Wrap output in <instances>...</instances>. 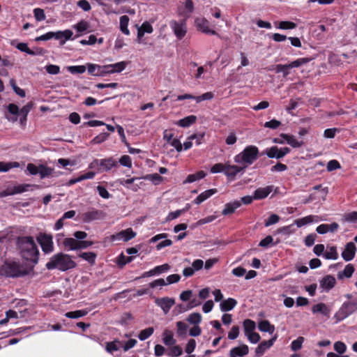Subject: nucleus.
<instances>
[{"label": "nucleus", "mask_w": 357, "mask_h": 357, "mask_svg": "<svg viewBox=\"0 0 357 357\" xmlns=\"http://www.w3.org/2000/svg\"><path fill=\"white\" fill-rule=\"evenodd\" d=\"M129 23V17L128 15H122L120 17L119 20V24H120V30L125 35H130V31L128 28Z\"/></svg>", "instance_id": "2f4dec72"}, {"label": "nucleus", "mask_w": 357, "mask_h": 357, "mask_svg": "<svg viewBox=\"0 0 357 357\" xmlns=\"http://www.w3.org/2000/svg\"><path fill=\"white\" fill-rule=\"evenodd\" d=\"M45 68L46 72L50 75H57L60 73V67L57 65L49 64Z\"/></svg>", "instance_id": "6e6d98bb"}, {"label": "nucleus", "mask_w": 357, "mask_h": 357, "mask_svg": "<svg viewBox=\"0 0 357 357\" xmlns=\"http://www.w3.org/2000/svg\"><path fill=\"white\" fill-rule=\"evenodd\" d=\"M276 72L280 73H282L284 77L287 76L289 74L290 70V63H287L285 65L278 64L276 66Z\"/></svg>", "instance_id": "603ef678"}, {"label": "nucleus", "mask_w": 357, "mask_h": 357, "mask_svg": "<svg viewBox=\"0 0 357 357\" xmlns=\"http://www.w3.org/2000/svg\"><path fill=\"white\" fill-rule=\"evenodd\" d=\"M169 26L173 31L176 37L181 40L182 39L187 33L186 20H181L180 21L171 20L169 22Z\"/></svg>", "instance_id": "39448f33"}, {"label": "nucleus", "mask_w": 357, "mask_h": 357, "mask_svg": "<svg viewBox=\"0 0 357 357\" xmlns=\"http://www.w3.org/2000/svg\"><path fill=\"white\" fill-rule=\"evenodd\" d=\"M73 31L70 29L64 31H51L52 39L54 38L59 41L60 45H63L66 42L70 40L73 36Z\"/></svg>", "instance_id": "9d476101"}, {"label": "nucleus", "mask_w": 357, "mask_h": 357, "mask_svg": "<svg viewBox=\"0 0 357 357\" xmlns=\"http://www.w3.org/2000/svg\"><path fill=\"white\" fill-rule=\"evenodd\" d=\"M93 162L96 164L100 172H108L113 167L117 166V162L113 158L100 160L96 159Z\"/></svg>", "instance_id": "6e6552de"}, {"label": "nucleus", "mask_w": 357, "mask_h": 357, "mask_svg": "<svg viewBox=\"0 0 357 357\" xmlns=\"http://www.w3.org/2000/svg\"><path fill=\"white\" fill-rule=\"evenodd\" d=\"M247 165L243 167H240L235 165H226L225 175L228 178L230 181H234L236 179V176L238 173H243Z\"/></svg>", "instance_id": "1a4fd4ad"}, {"label": "nucleus", "mask_w": 357, "mask_h": 357, "mask_svg": "<svg viewBox=\"0 0 357 357\" xmlns=\"http://www.w3.org/2000/svg\"><path fill=\"white\" fill-rule=\"evenodd\" d=\"M154 332V328L153 327H148L144 330H142L138 334V338L141 341L146 340L148 339Z\"/></svg>", "instance_id": "a19ab883"}, {"label": "nucleus", "mask_w": 357, "mask_h": 357, "mask_svg": "<svg viewBox=\"0 0 357 357\" xmlns=\"http://www.w3.org/2000/svg\"><path fill=\"white\" fill-rule=\"evenodd\" d=\"M87 70L89 74L93 76L104 75V70L102 66L95 63H87Z\"/></svg>", "instance_id": "cd10ccee"}, {"label": "nucleus", "mask_w": 357, "mask_h": 357, "mask_svg": "<svg viewBox=\"0 0 357 357\" xmlns=\"http://www.w3.org/2000/svg\"><path fill=\"white\" fill-rule=\"evenodd\" d=\"M355 271L354 266L351 264H347L342 271L337 273V278L342 280L344 278H351Z\"/></svg>", "instance_id": "c756f323"}, {"label": "nucleus", "mask_w": 357, "mask_h": 357, "mask_svg": "<svg viewBox=\"0 0 357 357\" xmlns=\"http://www.w3.org/2000/svg\"><path fill=\"white\" fill-rule=\"evenodd\" d=\"M79 257L88 261L89 264H93L95 263L96 255L93 252H84L80 253Z\"/></svg>", "instance_id": "ea45409f"}, {"label": "nucleus", "mask_w": 357, "mask_h": 357, "mask_svg": "<svg viewBox=\"0 0 357 357\" xmlns=\"http://www.w3.org/2000/svg\"><path fill=\"white\" fill-rule=\"evenodd\" d=\"M185 209L176 210L175 211L170 212L167 217L166 218L167 221H171L174 219L178 218L183 212H185Z\"/></svg>", "instance_id": "774afa93"}, {"label": "nucleus", "mask_w": 357, "mask_h": 357, "mask_svg": "<svg viewBox=\"0 0 357 357\" xmlns=\"http://www.w3.org/2000/svg\"><path fill=\"white\" fill-rule=\"evenodd\" d=\"M188 321L190 322L191 324H198L202 321V315L200 313L198 312H193L190 314L188 319Z\"/></svg>", "instance_id": "de8ad7c7"}, {"label": "nucleus", "mask_w": 357, "mask_h": 357, "mask_svg": "<svg viewBox=\"0 0 357 357\" xmlns=\"http://www.w3.org/2000/svg\"><path fill=\"white\" fill-rule=\"evenodd\" d=\"M310 61L311 59L306 57L298 59L295 61H291V68L301 66L304 64L307 63Z\"/></svg>", "instance_id": "bf43d9fd"}, {"label": "nucleus", "mask_w": 357, "mask_h": 357, "mask_svg": "<svg viewBox=\"0 0 357 357\" xmlns=\"http://www.w3.org/2000/svg\"><path fill=\"white\" fill-rule=\"evenodd\" d=\"M73 28L75 29H76V31L77 32L82 33L88 29L89 24L87 22H86L84 20H82V21L79 22L78 23H77L76 24H75L73 26Z\"/></svg>", "instance_id": "3c124183"}, {"label": "nucleus", "mask_w": 357, "mask_h": 357, "mask_svg": "<svg viewBox=\"0 0 357 357\" xmlns=\"http://www.w3.org/2000/svg\"><path fill=\"white\" fill-rule=\"evenodd\" d=\"M195 23L199 31L207 34L218 35L215 30L210 29L209 22L206 18H197Z\"/></svg>", "instance_id": "f8f14e48"}, {"label": "nucleus", "mask_w": 357, "mask_h": 357, "mask_svg": "<svg viewBox=\"0 0 357 357\" xmlns=\"http://www.w3.org/2000/svg\"><path fill=\"white\" fill-rule=\"evenodd\" d=\"M335 284L336 280L335 277L331 275H327L324 276L319 281L320 287L327 292L332 289L335 287Z\"/></svg>", "instance_id": "f3484780"}, {"label": "nucleus", "mask_w": 357, "mask_h": 357, "mask_svg": "<svg viewBox=\"0 0 357 357\" xmlns=\"http://www.w3.org/2000/svg\"><path fill=\"white\" fill-rule=\"evenodd\" d=\"M31 106L29 104L24 105L21 109H19V114L22 116L20 121L22 122L26 119L27 114H29Z\"/></svg>", "instance_id": "680f3d73"}, {"label": "nucleus", "mask_w": 357, "mask_h": 357, "mask_svg": "<svg viewBox=\"0 0 357 357\" xmlns=\"http://www.w3.org/2000/svg\"><path fill=\"white\" fill-rule=\"evenodd\" d=\"M128 65L127 61H120L112 64H109V68H113L114 73L122 72Z\"/></svg>", "instance_id": "a18cd8bd"}, {"label": "nucleus", "mask_w": 357, "mask_h": 357, "mask_svg": "<svg viewBox=\"0 0 357 357\" xmlns=\"http://www.w3.org/2000/svg\"><path fill=\"white\" fill-rule=\"evenodd\" d=\"M169 268H170V266L167 264H164L160 266H157L155 268H153V269H151L147 272H145L143 274V277H150V276L159 275L160 273L167 272L169 269Z\"/></svg>", "instance_id": "b1692460"}, {"label": "nucleus", "mask_w": 357, "mask_h": 357, "mask_svg": "<svg viewBox=\"0 0 357 357\" xmlns=\"http://www.w3.org/2000/svg\"><path fill=\"white\" fill-rule=\"evenodd\" d=\"M54 169L44 165H39V174L41 179L49 177L52 175Z\"/></svg>", "instance_id": "e433bc0d"}, {"label": "nucleus", "mask_w": 357, "mask_h": 357, "mask_svg": "<svg viewBox=\"0 0 357 357\" xmlns=\"http://www.w3.org/2000/svg\"><path fill=\"white\" fill-rule=\"evenodd\" d=\"M324 256L327 259H337L338 258V253L336 247H330L328 250L324 252Z\"/></svg>", "instance_id": "79ce46f5"}, {"label": "nucleus", "mask_w": 357, "mask_h": 357, "mask_svg": "<svg viewBox=\"0 0 357 357\" xmlns=\"http://www.w3.org/2000/svg\"><path fill=\"white\" fill-rule=\"evenodd\" d=\"M197 120V116L195 115H190L180 119L176 124L182 128H188L193 124Z\"/></svg>", "instance_id": "7c9ffc66"}, {"label": "nucleus", "mask_w": 357, "mask_h": 357, "mask_svg": "<svg viewBox=\"0 0 357 357\" xmlns=\"http://www.w3.org/2000/svg\"><path fill=\"white\" fill-rule=\"evenodd\" d=\"M20 167L18 162H2L0 161V172H7L12 168Z\"/></svg>", "instance_id": "473e14b6"}, {"label": "nucleus", "mask_w": 357, "mask_h": 357, "mask_svg": "<svg viewBox=\"0 0 357 357\" xmlns=\"http://www.w3.org/2000/svg\"><path fill=\"white\" fill-rule=\"evenodd\" d=\"M122 346V342L119 340H114L112 342H106L105 350L112 354L114 351H117Z\"/></svg>", "instance_id": "c85d7f7f"}, {"label": "nucleus", "mask_w": 357, "mask_h": 357, "mask_svg": "<svg viewBox=\"0 0 357 357\" xmlns=\"http://www.w3.org/2000/svg\"><path fill=\"white\" fill-rule=\"evenodd\" d=\"M275 341V338H271L269 340L262 341L255 349V356L261 357L265 351L271 348Z\"/></svg>", "instance_id": "6ab92c4d"}, {"label": "nucleus", "mask_w": 357, "mask_h": 357, "mask_svg": "<svg viewBox=\"0 0 357 357\" xmlns=\"http://www.w3.org/2000/svg\"><path fill=\"white\" fill-rule=\"evenodd\" d=\"M140 178H137V177H132L131 178H128V179H125V178H120L118 180V183L127 188H130L131 189L132 191L134 192H137L138 190V189L140 188V185L143 183L142 182H140L139 184H133L134 182L138 179H139Z\"/></svg>", "instance_id": "a211bd4d"}, {"label": "nucleus", "mask_w": 357, "mask_h": 357, "mask_svg": "<svg viewBox=\"0 0 357 357\" xmlns=\"http://www.w3.org/2000/svg\"><path fill=\"white\" fill-rule=\"evenodd\" d=\"M17 248L21 257L26 261L36 264L39 258V250L34 241L31 236H19L16 241Z\"/></svg>", "instance_id": "f257e3e1"}, {"label": "nucleus", "mask_w": 357, "mask_h": 357, "mask_svg": "<svg viewBox=\"0 0 357 357\" xmlns=\"http://www.w3.org/2000/svg\"><path fill=\"white\" fill-rule=\"evenodd\" d=\"M28 273L19 262L6 261L0 266V275L7 278H20Z\"/></svg>", "instance_id": "7ed1b4c3"}, {"label": "nucleus", "mask_w": 357, "mask_h": 357, "mask_svg": "<svg viewBox=\"0 0 357 357\" xmlns=\"http://www.w3.org/2000/svg\"><path fill=\"white\" fill-rule=\"evenodd\" d=\"M103 217V213L100 210L96 208H91L87 212H85L82 215V220L84 222H90L93 220H98L102 219Z\"/></svg>", "instance_id": "4468645a"}, {"label": "nucleus", "mask_w": 357, "mask_h": 357, "mask_svg": "<svg viewBox=\"0 0 357 357\" xmlns=\"http://www.w3.org/2000/svg\"><path fill=\"white\" fill-rule=\"evenodd\" d=\"M312 311L314 314L319 312L324 315H327L329 313L327 305L324 303H320L313 305Z\"/></svg>", "instance_id": "72a5a7b5"}, {"label": "nucleus", "mask_w": 357, "mask_h": 357, "mask_svg": "<svg viewBox=\"0 0 357 357\" xmlns=\"http://www.w3.org/2000/svg\"><path fill=\"white\" fill-rule=\"evenodd\" d=\"M258 328L260 331L268 332L269 333H273L274 331V326L267 320L261 321L258 324Z\"/></svg>", "instance_id": "f704fd0d"}, {"label": "nucleus", "mask_w": 357, "mask_h": 357, "mask_svg": "<svg viewBox=\"0 0 357 357\" xmlns=\"http://www.w3.org/2000/svg\"><path fill=\"white\" fill-rule=\"evenodd\" d=\"M289 151L287 147L279 149L278 146H274L270 149H266V155L270 158H281L285 155Z\"/></svg>", "instance_id": "2eb2a0df"}, {"label": "nucleus", "mask_w": 357, "mask_h": 357, "mask_svg": "<svg viewBox=\"0 0 357 357\" xmlns=\"http://www.w3.org/2000/svg\"><path fill=\"white\" fill-rule=\"evenodd\" d=\"M144 180L151 181L154 185H158L163 179V178L157 173L146 174L142 177Z\"/></svg>", "instance_id": "58836bf2"}, {"label": "nucleus", "mask_w": 357, "mask_h": 357, "mask_svg": "<svg viewBox=\"0 0 357 357\" xmlns=\"http://www.w3.org/2000/svg\"><path fill=\"white\" fill-rule=\"evenodd\" d=\"M239 326H233L230 331L228 333V339L231 340L236 339L239 335Z\"/></svg>", "instance_id": "052dcab7"}, {"label": "nucleus", "mask_w": 357, "mask_h": 357, "mask_svg": "<svg viewBox=\"0 0 357 357\" xmlns=\"http://www.w3.org/2000/svg\"><path fill=\"white\" fill-rule=\"evenodd\" d=\"M273 186L268 185L265 188H259L254 192V198L256 200L262 199L268 197L273 191Z\"/></svg>", "instance_id": "5701e85b"}, {"label": "nucleus", "mask_w": 357, "mask_h": 357, "mask_svg": "<svg viewBox=\"0 0 357 357\" xmlns=\"http://www.w3.org/2000/svg\"><path fill=\"white\" fill-rule=\"evenodd\" d=\"M225 166L226 165L222 163H216L211 167V172L213 174L223 172L225 174Z\"/></svg>", "instance_id": "69168bd1"}, {"label": "nucleus", "mask_w": 357, "mask_h": 357, "mask_svg": "<svg viewBox=\"0 0 357 357\" xmlns=\"http://www.w3.org/2000/svg\"><path fill=\"white\" fill-rule=\"evenodd\" d=\"M163 342L167 346L174 345L176 342V340L173 337V335L171 333H167L165 331L163 333Z\"/></svg>", "instance_id": "8fccbe9b"}, {"label": "nucleus", "mask_w": 357, "mask_h": 357, "mask_svg": "<svg viewBox=\"0 0 357 357\" xmlns=\"http://www.w3.org/2000/svg\"><path fill=\"white\" fill-rule=\"evenodd\" d=\"M155 303L162 309L163 313L167 314L169 313L172 307L175 304V300L173 298L162 297L156 298Z\"/></svg>", "instance_id": "9b49d317"}, {"label": "nucleus", "mask_w": 357, "mask_h": 357, "mask_svg": "<svg viewBox=\"0 0 357 357\" xmlns=\"http://www.w3.org/2000/svg\"><path fill=\"white\" fill-rule=\"evenodd\" d=\"M136 236V233L133 231L131 228L126 229L121 231L112 236V239L114 241H128Z\"/></svg>", "instance_id": "ddd939ff"}, {"label": "nucleus", "mask_w": 357, "mask_h": 357, "mask_svg": "<svg viewBox=\"0 0 357 357\" xmlns=\"http://www.w3.org/2000/svg\"><path fill=\"white\" fill-rule=\"evenodd\" d=\"M183 354L182 348L178 345L173 346L170 348L169 355L173 357H178Z\"/></svg>", "instance_id": "4d7b16f0"}, {"label": "nucleus", "mask_w": 357, "mask_h": 357, "mask_svg": "<svg viewBox=\"0 0 357 357\" xmlns=\"http://www.w3.org/2000/svg\"><path fill=\"white\" fill-rule=\"evenodd\" d=\"M96 190L99 194V195L103 199H109L111 197L110 193L108 192L107 188L102 185H98L96 187Z\"/></svg>", "instance_id": "5fc2aeb1"}, {"label": "nucleus", "mask_w": 357, "mask_h": 357, "mask_svg": "<svg viewBox=\"0 0 357 357\" xmlns=\"http://www.w3.org/2000/svg\"><path fill=\"white\" fill-rule=\"evenodd\" d=\"M280 217L277 214H271L264 222L265 227H268L271 225L278 222Z\"/></svg>", "instance_id": "864d4df0"}, {"label": "nucleus", "mask_w": 357, "mask_h": 357, "mask_svg": "<svg viewBox=\"0 0 357 357\" xmlns=\"http://www.w3.org/2000/svg\"><path fill=\"white\" fill-rule=\"evenodd\" d=\"M334 349L339 354H342L346 351L347 346L344 342H342L341 341H337V342H335V344H334Z\"/></svg>", "instance_id": "e2e57ef3"}, {"label": "nucleus", "mask_w": 357, "mask_h": 357, "mask_svg": "<svg viewBox=\"0 0 357 357\" xmlns=\"http://www.w3.org/2000/svg\"><path fill=\"white\" fill-rule=\"evenodd\" d=\"M86 70V68L84 65L81 66H70L67 67V70L71 74H82Z\"/></svg>", "instance_id": "c03bdc74"}, {"label": "nucleus", "mask_w": 357, "mask_h": 357, "mask_svg": "<svg viewBox=\"0 0 357 357\" xmlns=\"http://www.w3.org/2000/svg\"><path fill=\"white\" fill-rule=\"evenodd\" d=\"M218 192L217 189L212 188L209 190H206L204 192H202L200 195H199L193 201V203L199 205L208 198H210L211 196L215 195Z\"/></svg>", "instance_id": "aec40b11"}, {"label": "nucleus", "mask_w": 357, "mask_h": 357, "mask_svg": "<svg viewBox=\"0 0 357 357\" xmlns=\"http://www.w3.org/2000/svg\"><path fill=\"white\" fill-rule=\"evenodd\" d=\"M319 218L317 215H307L303 217L302 218H298L294 220V224L296 225L298 227H301L307 224L312 223L313 222H319Z\"/></svg>", "instance_id": "393cba45"}, {"label": "nucleus", "mask_w": 357, "mask_h": 357, "mask_svg": "<svg viewBox=\"0 0 357 357\" xmlns=\"http://www.w3.org/2000/svg\"><path fill=\"white\" fill-rule=\"evenodd\" d=\"M241 206V202L239 200H234L233 202L227 203L225 205L224 209L222 211L223 215H228L232 214L235 211Z\"/></svg>", "instance_id": "4be33fe9"}, {"label": "nucleus", "mask_w": 357, "mask_h": 357, "mask_svg": "<svg viewBox=\"0 0 357 357\" xmlns=\"http://www.w3.org/2000/svg\"><path fill=\"white\" fill-rule=\"evenodd\" d=\"M304 340L305 339L303 337H299L296 340L291 342V350L297 351L300 349Z\"/></svg>", "instance_id": "338daca9"}, {"label": "nucleus", "mask_w": 357, "mask_h": 357, "mask_svg": "<svg viewBox=\"0 0 357 357\" xmlns=\"http://www.w3.org/2000/svg\"><path fill=\"white\" fill-rule=\"evenodd\" d=\"M249 352V347L246 344L235 347L229 351V356L234 357H244Z\"/></svg>", "instance_id": "412c9836"}, {"label": "nucleus", "mask_w": 357, "mask_h": 357, "mask_svg": "<svg viewBox=\"0 0 357 357\" xmlns=\"http://www.w3.org/2000/svg\"><path fill=\"white\" fill-rule=\"evenodd\" d=\"M76 263L71 259L70 256L63 252L53 255L45 264L47 270L58 269L61 271H66L74 268Z\"/></svg>", "instance_id": "f03ea898"}, {"label": "nucleus", "mask_w": 357, "mask_h": 357, "mask_svg": "<svg viewBox=\"0 0 357 357\" xmlns=\"http://www.w3.org/2000/svg\"><path fill=\"white\" fill-rule=\"evenodd\" d=\"M119 163L126 167L130 168L132 167V160L129 155H123L119 159Z\"/></svg>", "instance_id": "0e129e2a"}, {"label": "nucleus", "mask_w": 357, "mask_h": 357, "mask_svg": "<svg viewBox=\"0 0 357 357\" xmlns=\"http://www.w3.org/2000/svg\"><path fill=\"white\" fill-rule=\"evenodd\" d=\"M33 13L36 21L41 22L45 20L46 16L43 9L36 8L33 9Z\"/></svg>", "instance_id": "09e8293b"}, {"label": "nucleus", "mask_w": 357, "mask_h": 357, "mask_svg": "<svg viewBox=\"0 0 357 357\" xmlns=\"http://www.w3.org/2000/svg\"><path fill=\"white\" fill-rule=\"evenodd\" d=\"M109 134L107 132H102L98 135L96 136L91 141V144H99L102 142L106 141L109 137Z\"/></svg>", "instance_id": "49530a36"}, {"label": "nucleus", "mask_w": 357, "mask_h": 357, "mask_svg": "<svg viewBox=\"0 0 357 357\" xmlns=\"http://www.w3.org/2000/svg\"><path fill=\"white\" fill-rule=\"evenodd\" d=\"M137 343V341L135 339H130L129 340L122 342L121 347L123 348L124 351H128L130 349L133 348Z\"/></svg>", "instance_id": "13d9d810"}, {"label": "nucleus", "mask_w": 357, "mask_h": 357, "mask_svg": "<svg viewBox=\"0 0 357 357\" xmlns=\"http://www.w3.org/2000/svg\"><path fill=\"white\" fill-rule=\"evenodd\" d=\"M237 301L232 298H229L220 303V308L222 312L230 311L236 305Z\"/></svg>", "instance_id": "a878e982"}, {"label": "nucleus", "mask_w": 357, "mask_h": 357, "mask_svg": "<svg viewBox=\"0 0 357 357\" xmlns=\"http://www.w3.org/2000/svg\"><path fill=\"white\" fill-rule=\"evenodd\" d=\"M356 310L357 301L344 302L336 313V316L340 320H343Z\"/></svg>", "instance_id": "423d86ee"}, {"label": "nucleus", "mask_w": 357, "mask_h": 357, "mask_svg": "<svg viewBox=\"0 0 357 357\" xmlns=\"http://www.w3.org/2000/svg\"><path fill=\"white\" fill-rule=\"evenodd\" d=\"M64 249L67 251L78 250V241L73 238H66L62 242Z\"/></svg>", "instance_id": "bb28decb"}, {"label": "nucleus", "mask_w": 357, "mask_h": 357, "mask_svg": "<svg viewBox=\"0 0 357 357\" xmlns=\"http://www.w3.org/2000/svg\"><path fill=\"white\" fill-rule=\"evenodd\" d=\"M243 329L245 332V335L254 332L256 328V324L254 321L247 319L243 321Z\"/></svg>", "instance_id": "c9c22d12"}, {"label": "nucleus", "mask_w": 357, "mask_h": 357, "mask_svg": "<svg viewBox=\"0 0 357 357\" xmlns=\"http://www.w3.org/2000/svg\"><path fill=\"white\" fill-rule=\"evenodd\" d=\"M356 251V247L355 243L353 242L347 243L342 252V257L346 261H351L355 257Z\"/></svg>", "instance_id": "dca6fc26"}, {"label": "nucleus", "mask_w": 357, "mask_h": 357, "mask_svg": "<svg viewBox=\"0 0 357 357\" xmlns=\"http://www.w3.org/2000/svg\"><path fill=\"white\" fill-rule=\"evenodd\" d=\"M89 311L86 310H79L72 312H68L65 314V316L67 318L70 319H77L79 317H82L86 316L88 314Z\"/></svg>", "instance_id": "4c0bfd02"}, {"label": "nucleus", "mask_w": 357, "mask_h": 357, "mask_svg": "<svg viewBox=\"0 0 357 357\" xmlns=\"http://www.w3.org/2000/svg\"><path fill=\"white\" fill-rule=\"evenodd\" d=\"M176 326L178 335L180 337L185 336L187 334L188 326L185 323L179 321L176 322Z\"/></svg>", "instance_id": "37998d69"}, {"label": "nucleus", "mask_w": 357, "mask_h": 357, "mask_svg": "<svg viewBox=\"0 0 357 357\" xmlns=\"http://www.w3.org/2000/svg\"><path fill=\"white\" fill-rule=\"evenodd\" d=\"M42 250L45 253L52 252L54 250L52 236L47 234H40L37 238Z\"/></svg>", "instance_id": "0eeeda50"}, {"label": "nucleus", "mask_w": 357, "mask_h": 357, "mask_svg": "<svg viewBox=\"0 0 357 357\" xmlns=\"http://www.w3.org/2000/svg\"><path fill=\"white\" fill-rule=\"evenodd\" d=\"M259 150L255 146H246L240 153L234 157V162L238 164L252 165L257 158Z\"/></svg>", "instance_id": "20e7f679"}]
</instances>
